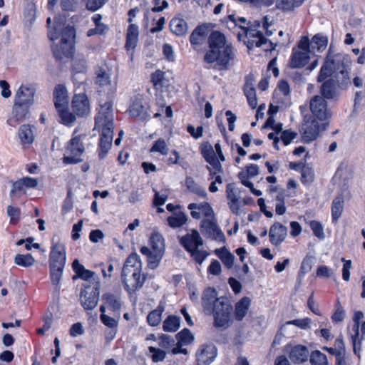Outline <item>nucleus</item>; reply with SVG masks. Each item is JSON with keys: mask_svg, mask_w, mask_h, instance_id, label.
Masks as SVG:
<instances>
[{"mask_svg": "<svg viewBox=\"0 0 365 365\" xmlns=\"http://www.w3.org/2000/svg\"><path fill=\"white\" fill-rule=\"evenodd\" d=\"M202 307L206 314L212 315L215 328L227 329L232 324L233 307L227 297H217L215 289H206L202 297Z\"/></svg>", "mask_w": 365, "mask_h": 365, "instance_id": "obj_1", "label": "nucleus"}, {"mask_svg": "<svg viewBox=\"0 0 365 365\" xmlns=\"http://www.w3.org/2000/svg\"><path fill=\"white\" fill-rule=\"evenodd\" d=\"M209 50L204 56L207 63H216L219 70H227L235 56V49L225 36L218 31H212L208 38Z\"/></svg>", "mask_w": 365, "mask_h": 365, "instance_id": "obj_2", "label": "nucleus"}, {"mask_svg": "<svg viewBox=\"0 0 365 365\" xmlns=\"http://www.w3.org/2000/svg\"><path fill=\"white\" fill-rule=\"evenodd\" d=\"M332 76L339 86L349 83V72L346 68L343 56L339 53L333 54L329 48L317 76V81L324 82Z\"/></svg>", "mask_w": 365, "mask_h": 365, "instance_id": "obj_3", "label": "nucleus"}, {"mask_svg": "<svg viewBox=\"0 0 365 365\" xmlns=\"http://www.w3.org/2000/svg\"><path fill=\"white\" fill-rule=\"evenodd\" d=\"M69 140L66 151L69 155H64L63 163L65 164H76L82 161L80 158L85 151L84 144L82 141V135H74Z\"/></svg>", "mask_w": 365, "mask_h": 365, "instance_id": "obj_4", "label": "nucleus"}, {"mask_svg": "<svg viewBox=\"0 0 365 365\" xmlns=\"http://www.w3.org/2000/svg\"><path fill=\"white\" fill-rule=\"evenodd\" d=\"M99 106L100 109L98 113L95 118V128H114L113 103L110 96H108L106 100L101 98L99 101Z\"/></svg>", "mask_w": 365, "mask_h": 365, "instance_id": "obj_5", "label": "nucleus"}, {"mask_svg": "<svg viewBox=\"0 0 365 365\" xmlns=\"http://www.w3.org/2000/svg\"><path fill=\"white\" fill-rule=\"evenodd\" d=\"M310 110L312 112V118L329 124V121L331 117V112L327 107V102L322 96H314L310 101Z\"/></svg>", "mask_w": 365, "mask_h": 365, "instance_id": "obj_6", "label": "nucleus"}, {"mask_svg": "<svg viewBox=\"0 0 365 365\" xmlns=\"http://www.w3.org/2000/svg\"><path fill=\"white\" fill-rule=\"evenodd\" d=\"M200 149L203 158L209 164V165H206V168L209 170L210 175L222 173V166L217 158L212 145L210 143L205 142L200 145Z\"/></svg>", "mask_w": 365, "mask_h": 365, "instance_id": "obj_7", "label": "nucleus"}, {"mask_svg": "<svg viewBox=\"0 0 365 365\" xmlns=\"http://www.w3.org/2000/svg\"><path fill=\"white\" fill-rule=\"evenodd\" d=\"M327 124L320 122L312 117H306L305 122L302 127V137L304 142L309 143L314 140L321 130L326 129Z\"/></svg>", "mask_w": 365, "mask_h": 365, "instance_id": "obj_8", "label": "nucleus"}, {"mask_svg": "<svg viewBox=\"0 0 365 365\" xmlns=\"http://www.w3.org/2000/svg\"><path fill=\"white\" fill-rule=\"evenodd\" d=\"M201 233L207 238L217 241L219 242H225V236L222 230L218 227L215 216L212 218L202 219L200 225Z\"/></svg>", "mask_w": 365, "mask_h": 365, "instance_id": "obj_9", "label": "nucleus"}, {"mask_svg": "<svg viewBox=\"0 0 365 365\" xmlns=\"http://www.w3.org/2000/svg\"><path fill=\"white\" fill-rule=\"evenodd\" d=\"M99 289L98 283L93 286L84 287V289L81 292V303L84 309L92 310L97 306L100 294Z\"/></svg>", "mask_w": 365, "mask_h": 365, "instance_id": "obj_10", "label": "nucleus"}, {"mask_svg": "<svg viewBox=\"0 0 365 365\" xmlns=\"http://www.w3.org/2000/svg\"><path fill=\"white\" fill-rule=\"evenodd\" d=\"M284 351L287 354L290 361L297 364L307 361L309 355L308 348L302 344H287Z\"/></svg>", "mask_w": 365, "mask_h": 365, "instance_id": "obj_11", "label": "nucleus"}, {"mask_svg": "<svg viewBox=\"0 0 365 365\" xmlns=\"http://www.w3.org/2000/svg\"><path fill=\"white\" fill-rule=\"evenodd\" d=\"M364 314L361 311H356L354 312L353 317L354 324L349 329L348 334L351 339L354 352L356 355L360 357V351L361 346V338L359 336V326L360 320L363 319Z\"/></svg>", "mask_w": 365, "mask_h": 365, "instance_id": "obj_12", "label": "nucleus"}, {"mask_svg": "<svg viewBox=\"0 0 365 365\" xmlns=\"http://www.w3.org/2000/svg\"><path fill=\"white\" fill-rule=\"evenodd\" d=\"M95 128L101 132L98 150L99 159L103 160L111 148L114 128L97 127Z\"/></svg>", "mask_w": 365, "mask_h": 365, "instance_id": "obj_13", "label": "nucleus"}, {"mask_svg": "<svg viewBox=\"0 0 365 365\" xmlns=\"http://www.w3.org/2000/svg\"><path fill=\"white\" fill-rule=\"evenodd\" d=\"M217 354V350L212 344H202L196 353L197 365H209Z\"/></svg>", "mask_w": 365, "mask_h": 365, "instance_id": "obj_14", "label": "nucleus"}, {"mask_svg": "<svg viewBox=\"0 0 365 365\" xmlns=\"http://www.w3.org/2000/svg\"><path fill=\"white\" fill-rule=\"evenodd\" d=\"M142 264L140 257L137 254H131L126 259L122 269L121 277L130 276L135 277L141 274Z\"/></svg>", "mask_w": 365, "mask_h": 365, "instance_id": "obj_15", "label": "nucleus"}, {"mask_svg": "<svg viewBox=\"0 0 365 365\" xmlns=\"http://www.w3.org/2000/svg\"><path fill=\"white\" fill-rule=\"evenodd\" d=\"M66 259L65 246L59 242L53 243L49 256V266L65 267Z\"/></svg>", "mask_w": 365, "mask_h": 365, "instance_id": "obj_16", "label": "nucleus"}, {"mask_svg": "<svg viewBox=\"0 0 365 365\" xmlns=\"http://www.w3.org/2000/svg\"><path fill=\"white\" fill-rule=\"evenodd\" d=\"M102 301L106 307L111 311L113 315L120 318L122 300L120 294L106 292L102 295Z\"/></svg>", "mask_w": 365, "mask_h": 365, "instance_id": "obj_17", "label": "nucleus"}, {"mask_svg": "<svg viewBox=\"0 0 365 365\" xmlns=\"http://www.w3.org/2000/svg\"><path fill=\"white\" fill-rule=\"evenodd\" d=\"M179 242L187 252H191V250L198 248L203 245L202 237L199 232L195 230H192L190 232L181 237L179 239Z\"/></svg>", "mask_w": 365, "mask_h": 365, "instance_id": "obj_18", "label": "nucleus"}, {"mask_svg": "<svg viewBox=\"0 0 365 365\" xmlns=\"http://www.w3.org/2000/svg\"><path fill=\"white\" fill-rule=\"evenodd\" d=\"M72 108L78 116H84L90 112V103L84 93H76L72 100Z\"/></svg>", "mask_w": 365, "mask_h": 365, "instance_id": "obj_19", "label": "nucleus"}, {"mask_svg": "<svg viewBox=\"0 0 365 365\" xmlns=\"http://www.w3.org/2000/svg\"><path fill=\"white\" fill-rule=\"evenodd\" d=\"M129 114L133 118L144 120L149 116L148 105L141 97H135L129 106Z\"/></svg>", "mask_w": 365, "mask_h": 365, "instance_id": "obj_20", "label": "nucleus"}, {"mask_svg": "<svg viewBox=\"0 0 365 365\" xmlns=\"http://www.w3.org/2000/svg\"><path fill=\"white\" fill-rule=\"evenodd\" d=\"M336 81V80L331 78L322 82V84L320 86V96H322L326 101L337 100L339 93Z\"/></svg>", "mask_w": 365, "mask_h": 365, "instance_id": "obj_21", "label": "nucleus"}, {"mask_svg": "<svg viewBox=\"0 0 365 365\" xmlns=\"http://www.w3.org/2000/svg\"><path fill=\"white\" fill-rule=\"evenodd\" d=\"M287 235V228L279 224L274 223L269 230V240L274 246L279 245L286 238Z\"/></svg>", "mask_w": 365, "mask_h": 365, "instance_id": "obj_22", "label": "nucleus"}, {"mask_svg": "<svg viewBox=\"0 0 365 365\" xmlns=\"http://www.w3.org/2000/svg\"><path fill=\"white\" fill-rule=\"evenodd\" d=\"M60 35L61 36V41L73 43L76 38V30L73 26H67L62 27L59 31H49L48 33V38L52 41L57 39Z\"/></svg>", "mask_w": 365, "mask_h": 365, "instance_id": "obj_23", "label": "nucleus"}, {"mask_svg": "<svg viewBox=\"0 0 365 365\" xmlns=\"http://www.w3.org/2000/svg\"><path fill=\"white\" fill-rule=\"evenodd\" d=\"M74 50L73 43L61 41L59 44L52 47L53 55L56 59L61 60L63 57L70 58Z\"/></svg>", "mask_w": 365, "mask_h": 365, "instance_id": "obj_24", "label": "nucleus"}, {"mask_svg": "<svg viewBox=\"0 0 365 365\" xmlns=\"http://www.w3.org/2000/svg\"><path fill=\"white\" fill-rule=\"evenodd\" d=\"M34 95L35 91L32 88L21 86L15 94L14 101L31 106L34 103Z\"/></svg>", "mask_w": 365, "mask_h": 365, "instance_id": "obj_25", "label": "nucleus"}, {"mask_svg": "<svg viewBox=\"0 0 365 365\" xmlns=\"http://www.w3.org/2000/svg\"><path fill=\"white\" fill-rule=\"evenodd\" d=\"M166 307V302L160 300L157 307L149 312L147 316V322L151 327L158 326L162 320V314Z\"/></svg>", "mask_w": 365, "mask_h": 365, "instance_id": "obj_26", "label": "nucleus"}, {"mask_svg": "<svg viewBox=\"0 0 365 365\" xmlns=\"http://www.w3.org/2000/svg\"><path fill=\"white\" fill-rule=\"evenodd\" d=\"M140 253L147 257L148 265L152 269H155L158 266L164 255L159 251L154 252L150 247L145 246L140 248Z\"/></svg>", "mask_w": 365, "mask_h": 365, "instance_id": "obj_27", "label": "nucleus"}, {"mask_svg": "<svg viewBox=\"0 0 365 365\" xmlns=\"http://www.w3.org/2000/svg\"><path fill=\"white\" fill-rule=\"evenodd\" d=\"M250 305L251 299L248 297H242L235 304L234 315L237 321L241 322L243 320L248 312Z\"/></svg>", "mask_w": 365, "mask_h": 365, "instance_id": "obj_28", "label": "nucleus"}, {"mask_svg": "<svg viewBox=\"0 0 365 365\" xmlns=\"http://www.w3.org/2000/svg\"><path fill=\"white\" fill-rule=\"evenodd\" d=\"M53 99L56 108L68 106V98L66 86L61 84L56 86L53 91Z\"/></svg>", "mask_w": 365, "mask_h": 365, "instance_id": "obj_29", "label": "nucleus"}, {"mask_svg": "<svg viewBox=\"0 0 365 365\" xmlns=\"http://www.w3.org/2000/svg\"><path fill=\"white\" fill-rule=\"evenodd\" d=\"M145 278L141 274L135 277L130 276L122 278L125 289L128 292H134L137 289L141 288L145 282Z\"/></svg>", "mask_w": 365, "mask_h": 365, "instance_id": "obj_30", "label": "nucleus"}, {"mask_svg": "<svg viewBox=\"0 0 365 365\" xmlns=\"http://www.w3.org/2000/svg\"><path fill=\"white\" fill-rule=\"evenodd\" d=\"M309 53L307 51H299L293 49L290 66L294 68L304 67L309 59Z\"/></svg>", "mask_w": 365, "mask_h": 365, "instance_id": "obj_31", "label": "nucleus"}, {"mask_svg": "<svg viewBox=\"0 0 365 365\" xmlns=\"http://www.w3.org/2000/svg\"><path fill=\"white\" fill-rule=\"evenodd\" d=\"M72 267L76 274V276L73 277V279H76V278H81L87 281L91 279L94 275L93 272L86 269L78 259H75L73 262Z\"/></svg>", "mask_w": 365, "mask_h": 365, "instance_id": "obj_32", "label": "nucleus"}, {"mask_svg": "<svg viewBox=\"0 0 365 365\" xmlns=\"http://www.w3.org/2000/svg\"><path fill=\"white\" fill-rule=\"evenodd\" d=\"M207 29L205 26H198L192 32L190 36V43L193 46L202 45L207 36Z\"/></svg>", "mask_w": 365, "mask_h": 365, "instance_id": "obj_33", "label": "nucleus"}, {"mask_svg": "<svg viewBox=\"0 0 365 365\" xmlns=\"http://www.w3.org/2000/svg\"><path fill=\"white\" fill-rule=\"evenodd\" d=\"M214 252L227 268L230 269L233 267L235 256L225 247L216 249Z\"/></svg>", "mask_w": 365, "mask_h": 365, "instance_id": "obj_34", "label": "nucleus"}, {"mask_svg": "<svg viewBox=\"0 0 365 365\" xmlns=\"http://www.w3.org/2000/svg\"><path fill=\"white\" fill-rule=\"evenodd\" d=\"M170 31L177 36H182L187 31V22L180 18H173L169 24Z\"/></svg>", "mask_w": 365, "mask_h": 365, "instance_id": "obj_35", "label": "nucleus"}, {"mask_svg": "<svg viewBox=\"0 0 365 365\" xmlns=\"http://www.w3.org/2000/svg\"><path fill=\"white\" fill-rule=\"evenodd\" d=\"M99 310L101 312L100 319L102 324L110 329H117L120 318L114 315L113 317L107 315L105 305H101Z\"/></svg>", "mask_w": 365, "mask_h": 365, "instance_id": "obj_36", "label": "nucleus"}, {"mask_svg": "<svg viewBox=\"0 0 365 365\" xmlns=\"http://www.w3.org/2000/svg\"><path fill=\"white\" fill-rule=\"evenodd\" d=\"M304 1V0H277L276 7L283 12H291L299 7Z\"/></svg>", "mask_w": 365, "mask_h": 365, "instance_id": "obj_37", "label": "nucleus"}, {"mask_svg": "<svg viewBox=\"0 0 365 365\" xmlns=\"http://www.w3.org/2000/svg\"><path fill=\"white\" fill-rule=\"evenodd\" d=\"M139 35L138 26L136 24H131L129 25L126 34L125 47L135 48L138 41Z\"/></svg>", "mask_w": 365, "mask_h": 365, "instance_id": "obj_38", "label": "nucleus"}, {"mask_svg": "<svg viewBox=\"0 0 365 365\" xmlns=\"http://www.w3.org/2000/svg\"><path fill=\"white\" fill-rule=\"evenodd\" d=\"M150 250L154 252H165V240L163 235L158 232H153L150 237Z\"/></svg>", "mask_w": 365, "mask_h": 365, "instance_id": "obj_39", "label": "nucleus"}, {"mask_svg": "<svg viewBox=\"0 0 365 365\" xmlns=\"http://www.w3.org/2000/svg\"><path fill=\"white\" fill-rule=\"evenodd\" d=\"M180 317L169 315L163 323V329L166 332H175L180 328Z\"/></svg>", "mask_w": 365, "mask_h": 365, "instance_id": "obj_40", "label": "nucleus"}, {"mask_svg": "<svg viewBox=\"0 0 365 365\" xmlns=\"http://www.w3.org/2000/svg\"><path fill=\"white\" fill-rule=\"evenodd\" d=\"M188 208L192 210L191 215L195 219L201 217H203V219L212 218L214 216L212 207H188Z\"/></svg>", "mask_w": 365, "mask_h": 365, "instance_id": "obj_41", "label": "nucleus"}, {"mask_svg": "<svg viewBox=\"0 0 365 365\" xmlns=\"http://www.w3.org/2000/svg\"><path fill=\"white\" fill-rule=\"evenodd\" d=\"M30 125H22L19 130V136L23 143L31 144L34 141V129Z\"/></svg>", "mask_w": 365, "mask_h": 365, "instance_id": "obj_42", "label": "nucleus"}, {"mask_svg": "<svg viewBox=\"0 0 365 365\" xmlns=\"http://www.w3.org/2000/svg\"><path fill=\"white\" fill-rule=\"evenodd\" d=\"M30 105H26L24 103H20V102L14 103L13 107V115L16 118V121H20L24 119L29 112Z\"/></svg>", "mask_w": 365, "mask_h": 365, "instance_id": "obj_43", "label": "nucleus"}, {"mask_svg": "<svg viewBox=\"0 0 365 365\" xmlns=\"http://www.w3.org/2000/svg\"><path fill=\"white\" fill-rule=\"evenodd\" d=\"M187 217L182 212H173L167 218L169 226L172 228L182 227L187 222Z\"/></svg>", "mask_w": 365, "mask_h": 365, "instance_id": "obj_44", "label": "nucleus"}, {"mask_svg": "<svg viewBox=\"0 0 365 365\" xmlns=\"http://www.w3.org/2000/svg\"><path fill=\"white\" fill-rule=\"evenodd\" d=\"M56 110L63 124L69 125L76 120V115L69 111L68 106L56 108Z\"/></svg>", "mask_w": 365, "mask_h": 365, "instance_id": "obj_45", "label": "nucleus"}, {"mask_svg": "<svg viewBox=\"0 0 365 365\" xmlns=\"http://www.w3.org/2000/svg\"><path fill=\"white\" fill-rule=\"evenodd\" d=\"M309 356L311 365H328L326 354L320 351H313Z\"/></svg>", "mask_w": 365, "mask_h": 365, "instance_id": "obj_46", "label": "nucleus"}, {"mask_svg": "<svg viewBox=\"0 0 365 365\" xmlns=\"http://www.w3.org/2000/svg\"><path fill=\"white\" fill-rule=\"evenodd\" d=\"M327 38L320 34H317L312 38L311 46L313 50H317L318 52L323 51L327 46Z\"/></svg>", "mask_w": 365, "mask_h": 365, "instance_id": "obj_47", "label": "nucleus"}, {"mask_svg": "<svg viewBox=\"0 0 365 365\" xmlns=\"http://www.w3.org/2000/svg\"><path fill=\"white\" fill-rule=\"evenodd\" d=\"M312 320L309 318L304 319H297L294 320H290L287 322L284 325H282L280 328V331H282L286 325L292 324L302 329H307L310 328Z\"/></svg>", "mask_w": 365, "mask_h": 365, "instance_id": "obj_48", "label": "nucleus"}, {"mask_svg": "<svg viewBox=\"0 0 365 365\" xmlns=\"http://www.w3.org/2000/svg\"><path fill=\"white\" fill-rule=\"evenodd\" d=\"M169 148L164 139L160 138L156 140L151 148L150 149V153L158 152L162 155H167L168 153Z\"/></svg>", "mask_w": 365, "mask_h": 365, "instance_id": "obj_49", "label": "nucleus"}, {"mask_svg": "<svg viewBox=\"0 0 365 365\" xmlns=\"http://www.w3.org/2000/svg\"><path fill=\"white\" fill-rule=\"evenodd\" d=\"M185 185L190 192L198 195H204L205 192L191 177H187L185 179Z\"/></svg>", "mask_w": 365, "mask_h": 365, "instance_id": "obj_50", "label": "nucleus"}, {"mask_svg": "<svg viewBox=\"0 0 365 365\" xmlns=\"http://www.w3.org/2000/svg\"><path fill=\"white\" fill-rule=\"evenodd\" d=\"M189 253L190 254L193 259L195 261V262L200 265L202 264L205 259L210 255V253L207 252L206 250H200L199 247L191 250V252H189Z\"/></svg>", "mask_w": 365, "mask_h": 365, "instance_id": "obj_51", "label": "nucleus"}, {"mask_svg": "<svg viewBox=\"0 0 365 365\" xmlns=\"http://www.w3.org/2000/svg\"><path fill=\"white\" fill-rule=\"evenodd\" d=\"M14 262L16 264L22 267H29L34 263V259L31 255H17L15 257Z\"/></svg>", "mask_w": 365, "mask_h": 365, "instance_id": "obj_52", "label": "nucleus"}, {"mask_svg": "<svg viewBox=\"0 0 365 365\" xmlns=\"http://www.w3.org/2000/svg\"><path fill=\"white\" fill-rule=\"evenodd\" d=\"M165 73L160 70H157L151 75V82L156 89L162 88L164 85Z\"/></svg>", "mask_w": 365, "mask_h": 365, "instance_id": "obj_53", "label": "nucleus"}, {"mask_svg": "<svg viewBox=\"0 0 365 365\" xmlns=\"http://www.w3.org/2000/svg\"><path fill=\"white\" fill-rule=\"evenodd\" d=\"M96 83L101 87H110V75L106 71L100 69L97 73Z\"/></svg>", "mask_w": 365, "mask_h": 365, "instance_id": "obj_54", "label": "nucleus"}, {"mask_svg": "<svg viewBox=\"0 0 365 365\" xmlns=\"http://www.w3.org/2000/svg\"><path fill=\"white\" fill-rule=\"evenodd\" d=\"M50 267L51 279L54 285L58 284L61 281L64 267Z\"/></svg>", "mask_w": 365, "mask_h": 365, "instance_id": "obj_55", "label": "nucleus"}, {"mask_svg": "<svg viewBox=\"0 0 365 365\" xmlns=\"http://www.w3.org/2000/svg\"><path fill=\"white\" fill-rule=\"evenodd\" d=\"M148 350L151 354L150 357L153 362L163 361L165 359L166 352L165 351L154 346H149Z\"/></svg>", "mask_w": 365, "mask_h": 365, "instance_id": "obj_56", "label": "nucleus"}, {"mask_svg": "<svg viewBox=\"0 0 365 365\" xmlns=\"http://www.w3.org/2000/svg\"><path fill=\"white\" fill-rule=\"evenodd\" d=\"M345 312L339 299L336 300L334 305V312L331 316V320L334 322H342L344 319Z\"/></svg>", "mask_w": 365, "mask_h": 365, "instance_id": "obj_57", "label": "nucleus"}, {"mask_svg": "<svg viewBox=\"0 0 365 365\" xmlns=\"http://www.w3.org/2000/svg\"><path fill=\"white\" fill-rule=\"evenodd\" d=\"M259 174V167L256 164H250L246 166L245 170L238 173V178H253Z\"/></svg>", "mask_w": 365, "mask_h": 365, "instance_id": "obj_58", "label": "nucleus"}, {"mask_svg": "<svg viewBox=\"0 0 365 365\" xmlns=\"http://www.w3.org/2000/svg\"><path fill=\"white\" fill-rule=\"evenodd\" d=\"M309 226L315 237L320 240L324 239V227L319 222L312 220L309 222Z\"/></svg>", "mask_w": 365, "mask_h": 365, "instance_id": "obj_59", "label": "nucleus"}, {"mask_svg": "<svg viewBox=\"0 0 365 365\" xmlns=\"http://www.w3.org/2000/svg\"><path fill=\"white\" fill-rule=\"evenodd\" d=\"M25 188L21 179L14 182L12 185V188L10 191V195L13 197H19L26 192Z\"/></svg>", "mask_w": 365, "mask_h": 365, "instance_id": "obj_60", "label": "nucleus"}, {"mask_svg": "<svg viewBox=\"0 0 365 365\" xmlns=\"http://www.w3.org/2000/svg\"><path fill=\"white\" fill-rule=\"evenodd\" d=\"M7 215L10 217V223L16 224L21 217V210L19 207H8Z\"/></svg>", "mask_w": 365, "mask_h": 365, "instance_id": "obj_61", "label": "nucleus"}, {"mask_svg": "<svg viewBox=\"0 0 365 365\" xmlns=\"http://www.w3.org/2000/svg\"><path fill=\"white\" fill-rule=\"evenodd\" d=\"M177 336L179 341L184 344H189L194 340V337L188 329H183L177 334Z\"/></svg>", "mask_w": 365, "mask_h": 365, "instance_id": "obj_62", "label": "nucleus"}, {"mask_svg": "<svg viewBox=\"0 0 365 365\" xmlns=\"http://www.w3.org/2000/svg\"><path fill=\"white\" fill-rule=\"evenodd\" d=\"M72 66L76 73H84L87 70L86 61L83 57L75 58Z\"/></svg>", "mask_w": 365, "mask_h": 365, "instance_id": "obj_63", "label": "nucleus"}, {"mask_svg": "<svg viewBox=\"0 0 365 365\" xmlns=\"http://www.w3.org/2000/svg\"><path fill=\"white\" fill-rule=\"evenodd\" d=\"M168 197L167 190L155 191L153 205H163Z\"/></svg>", "mask_w": 365, "mask_h": 365, "instance_id": "obj_64", "label": "nucleus"}]
</instances>
